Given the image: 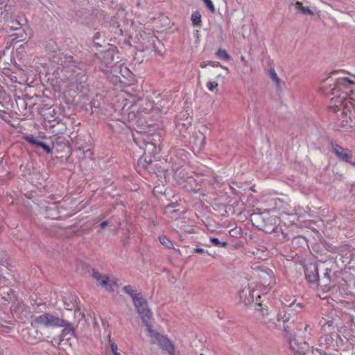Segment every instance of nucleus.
<instances>
[{
    "instance_id": "1",
    "label": "nucleus",
    "mask_w": 355,
    "mask_h": 355,
    "mask_svg": "<svg viewBox=\"0 0 355 355\" xmlns=\"http://www.w3.org/2000/svg\"><path fill=\"white\" fill-rule=\"evenodd\" d=\"M355 85V82L348 78H340L336 83L330 85L329 88H326L324 93L327 95H333L329 103V108L334 112L340 110L342 107L350 109V106L355 107V98L348 94L347 92L341 90L347 89L350 86Z\"/></svg>"
},
{
    "instance_id": "41",
    "label": "nucleus",
    "mask_w": 355,
    "mask_h": 355,
    "mask_svg": "<svg viewBox=\"0 0 355 355\" xmlns=\"http://www.w3.org/2000/svg\"><path fill=\"white\" fill-rule=\"evenodd\" d=\"M207 7L212 12H215V8L211 0H203Z\"/></svg>"
},
{
    "instance_id": "11",
    "label": "nucleus",
    "mask_w": 355,
    "mask_h": 355,
    "mask_svg": "<svg viewBox=\"0 0 355 355\" xmlns=\"http://www.w3.org/2000/svg\"><path fill=\"white\" fill-rule=\"evenodd\" d=\"M35 325L31 324V327L23 330V338L29 344H35L42 340V334L37 329Z\"/></svg>"
},
{
    "instance_id": "16",
    "label": "nucleus",
    "mask_w": 355,
    "mask_h": 355,
    "mask_svg": "<svg viewBox=\"0 0 355 355\" xmlns=\"http://www.w3.org/2000/svg\"><path fill=\"white\" fill-rule=\"evenodd\" d=\"M261 297L259 295L257 296L256 300V308L255 311L254 313V317L257 320L263 322L266 319V316L268 315V310L267 308H263L262 304L259 302Z\"/></svg>"
},
{
    "instance_id": "26",
    "label": "nucleus",
    "mask_w": 355,
    "mask_h": 355,
    "mask_svg": "<svg viewBox=\"0 0 355 355\" xmlns=\"http://www.w3.org/2000/svg\"><path fill=\"white\" fill-rule=\"evenodd\" d=\"M264 325L266 326V327L270 330H273L277 329L279 325H278L274 320L269 319V320H264L263 322Z\"/></svg>"
},
{
    "instance_id": "12",
    "label": "nucleus",
    "mask_w": 355,
    "mask_h": 355,
    "mask_svg": "<svg viewBox=\"0 0 355 355\" xmlns=\"http://www.w3.org/2000/svg\"><path fill=\"white\" fill-rule=\"evenodd\" d=\"M336 253L340 256L343 263H349L354 259L355 250L351 249L349 245H343L337 248Z\"/></svg>"
},
{
    "instance_id": "2",
    "label": "nucleus",
    "mask_w": 355,
    "mask_h": 355,
    "mask_svg": "<svg viewBox=\"0 0 355 355\" xmlns=\"http://www.w3.org/2000/svg\"><path fill=\"white\" fill-rule=\"evenodd\" d=\"M53 62L62 68V72L67 80L72 83H78L85 77V64L70 54L53 51L51 56Z\"/></svg>"
},
{
    "instance_id": "22",
    "label": "nucleus",
    "mask_w": 355,
    "mask_h": 355,
    "mask_svg": "<svg viewBox=\"0 0 355 355\" xmlns=\"http://www.w3.org/2000/svg\"><path fill=\"white\" fill-rule=\"evenodd\" d=\"M270 78L274 81L276 85L277 89L278 91L282 90L280 85V79L279 78L275 70L273 68H270L268 71Z\"/></svg>"
},
{
    "instance_id": "55",
    "label": "nucleus",
    "mask_w": 355,
    "mask_h": 355,
    "mask_svg": "<svg viewBox=\"0 0 355 355\" xmlns=\"http://www.w3.org/2000/svg\"><path fill=\"white\" fill-rule=\"evenodd\" d=\"M115 355H121V354L119 353V354H115Z\"/></svg>"
},
{
    "instance_id": "27",
    "label": "nucleus",
    "mask_w": 355,
    "mask_h": 355,
    "mask_svg": "<svg viewBox=\"0 0 355 355\" xmlns=\"http://www.w3.org/2000/svg\"><path fill=\"white\" fill-rule=\"evenodd\" d=\"M107 76V78L110 79V82L114 85H116L119 83H121V78L119 75H112V73H105Z\"/></svg>"
},
{
    "instance_id": "15",
    "label": "nucleus",
    "mask_w": 355,
    "mask_h": 355,
    "mask_svg": "<svg viewBox=\"0 0 355 355\" xmlns=\"http://www.w3.org/2000/svg\"><path fill=\"white\" fill-rule=\"evenodd\" d=\"M239 301L245 306L250 305L254 301L253 291L250 287H245L239 294Z\"/></svg>"
},
{
    "instance_id": "28",
    "label": "nucleus",
    "mask_w": 355,
    "mask_h": 355,
    "mask_svg": "<svg viewBox=\"0 0 355 355\" xmlns=\"http://www.w3.org/2000/svg\"><path fill=\"white\" fill-rule=\"evenodd\" d=\"M191 21L194 26H199L201 22V15L199 12H194L191 15Z\"/></svg>"
},
{
    "instance_id": "33",
    "label": "nucleus",
    "mask_w": 355,
    "mask_h": 355,
    "mask_svg": "<svg viewBox=\"0 0 355 355\" xmlns=\"http://www.w3.org/2000/svg\"><path fill=\"white\" fill-rule=\"evenodd\" d=\"M25 140L29 144H32L33 146L36 147L37 143L39 142V139L34 137L33 135H28L24 137Z\"/></svg>"
},
{
    "instance_id": "46",
    "label": "nucleus",
    "mask_w": 355,
    "mask_h": 355,
    "mask_svg": "<svg viewBox=\"0 0 355 355\" xmlns=\"http://www.w3.org/2000/svg\"><path fill=\"white\" fill-rule=\"evenodd\" d=\"M193 251L196 253L202 254L205 253V250L200 248H196L193 249Z\"/></svg>"
},
{
    "instance_id": "30",
    "label": "nucleus",
    "mask_w": 355,
    "mask_h": 355,
    "mask_svg": "<svg viewBox=\"0 0 355 355\" xmlns=\"http://www.w3.org/2000/svg\"><path fill=\"white\" fill-rule=\"evenodd\" d=\"M320 243L327 251L336 253V249L338 247L334 246L332 244L329 243L325 241H322Z\"/></svg>"
},
{
    "instance_id": "42",
    "label": "nucleus",
    "mask_w": 355,
    "mask_h": 355,
    "mask_svg": "<svg viewBox=\"0 0 355 355\" xmlns=\"http://www.w3.org/2000/svg\"><path fill=\"white\" fill-rule=\"evenodd\" d=\"M6 254H4V253L2 254V257H0V265L1 266H4L6 264H7V259L6 258Z\"/></svg>"
},
{
    "instance_id": "38",
    "label": "nucleus",
    "mask_w": 355,
    "mask_h": 355,
    "mask_svg": "<svg viewBox=\"0 0 355 355\" xmlns=\"http://www.w3.org/2000/svg\"><path fill=\"white\" fill-rule=\"evenodd\" d=\"M120 69H121V78H127L130 75V71H129V69L121 63Z\"/></svg>"
},
{
    "instance_id": "47",
    "label": "nucleus",
    "mask_w": 355,
    "mask_h": 355,
    "mask_svg": "<svg viewBox=\"0 0 355 355\" xmlns=\"http://www.w3.org/2000/svg\"><path fill=\"white\" fill-rule=\"evenodd\" d=\"M107 225H108V221L107 220H105V221L102 222L100 224V227H101V229L105 228Z\"/></svg>"
},
{
    "instance_id": "18",
    "label": "nucleus",
    "mask_w": 355,
    "mask_h": 355,
    "mask_svg": "<svg viewBox=\"0 0 355 355\" xmlns=\"http://www.w3.org/2000/svg\"><path fill=\"white\" fill-rule=\"evenodd\" d=\"M123 290L132 297L133 302H136V300H139V297H143L140 293H137L130 285L125 286Z\"/></svg>"
},
{
    "instance_id": "29",
    "label": "nucleus",
    "mask_w": 355,
    "mask_h": 355,
    "mask_svg": "<svg viewBox=\"0 0 355 355\" xmlns=\"http://www.w3.org/2000/svg\"><path fill=\"white\" fill-rule=\"evenodd\" d=\"M159 242L164 245L166 248L171 249L173 248V245L171 240H169L166 236H160L159 238Z\"/></svg>"
},
{
    "instance_id": "20",
    "label": "nucleus",
    "mask_w": 355,
    "mask_h": 355,
    "mask_svg": "<svg viewBox=\"0 0 355 355\" xmlns=\"http://www.w3.org/2000/svg\"><path fill=\"white\" fill-rule=\"evenodd\" d=\"M151 163H152V159L150 158L148 160L147 156L146 155L144 156L140 157L137 162L138 167L146 169V170H149L150 168Z\"/></svg>"
},
{
    "instance_id": "50",
    "label": "nucleus",
    "mask_w": 355,
    "mask_h": 355,
    "mask_svg": "<svg viewBox=\"0 0 355 355\" xmlns=\"http://www.w3.org/2000/svg\"><path fill=\"white\" fill-rule=\"evenodd\" d=\"M309 328V324H306L305 327H304V331H307L308 329Z\"/></svg>"
},
{
    "instance_id": "52",
    "label": "nucleus",
    "mask_w": 355,
    "mask_h": 355,
    "mask_svg": "<svg viewBox=\"0 0 355 355\" xmlns=\"http://www.w3.org/2000/svg\"><path fill=\"white\" fill-rule=\"evenodd\" d=\"M126 105H127V103H125V104L124 105V106H123V110H124V109H125V107H126Z\"/></svg>"
},
{
    "instance_id": "3",
    "label": "nucleus",
    "mask_w": 355,
    "mask_h": 355,
    "mask_svg": "<svg viewBox=\"0 0 355 355\" xmlns=\"http://www.w3.org/2000/svg\"><path fill=\"white\" fill-rule=\"evenodd\" d=\"M300 303L291 304L286 309L280 311L277 315V320L282 321L284 331L286 333L289 342L290 348L300 354H304L308 349L309 345L306 342L299 343L295 338V334L291 332L292 327L290 324L293 323L297 319V309H301Z\"/></svg>"
},
{
    "instance_id": "7",
    "label": "nucleus",
    "mask_w": 355,
    "mask_h": 355,
    "mask_svg": "<svg viewBox=\"0 0 355 355\" xmlns=\"http://www.w3.org/2000/svg\"><path fill=\"white\" fill-rule=\"evenodd\" d=\"M252 268L257 272L258 277L262 279L263 284L266 286L271 288L274 285L276 284V278L273 271L271 269L261 266H255Z\"/></svg>"
},
{
    "instance_id": "9",
    "label": "nucleus",
    "mask_w": 355,
    "mask_h": 355,
    "mask_svg": "<svg viewBox=\"0 0 355 355\" xmlns=\"http://www.w3.org/2000/svg\"><path fill=\"white\" fill-rule=\"evenodd\" d=\"M100 64L99 68L105 73H108V71L111 69L112 65L116 62L114 61V51L112 49L102 52L98 55Z\"/></svg>"
},
{
    "instance_id": "48",
    "label": "nucleus",
    "mask_w": 355,
    "mask_h": 355,
    "mask_svg": "<svg viewBox=\"0 0 355 355\" xmlns=\"http://www.w3.org/2000/svg\"><path fill=\"white\" fill-rule=\"evenodd\" d=\"M241 60L244 63L245 65L247 64V62H246V60H245V58L243 56L241 57Z\"/></svg>"
},
{
    "instance_id": "36",
    "label": "nucleus",
    "mask_w": 355,
    "mask_h": 355,
    "mask_svg": "<svg viewBox=\"0 0 355 355\" xmlns=\"http://www.w3.org/2000/svg\"><path fill=\"white\" fill-rule=\"evenodd\" d=\"M36 147H40L48 154L51 152V148H50V146L46 145L45 143H44L43 141H42L40 140L37 143V145L36 146Z\"/></svg>"
},
{
    "instance_id": "54",
    "label": "nucleus",
    "mask_w": 355,
    "mask_h": 355,
    "mask_svg": "<svg viewBox=\"0 0 355 355\" xmlns=\"http://www.w3.org/2000/svg\"><path fill=\"white\" fill-rule=\"evenodd\" d=\"M132 104H131V105H130V106H129L128 109H129V108H131V107H132Z\"/></svg>"
},
{
    "instance_id": "45",
    "label": "nucleus",
    "mask_w": 355,
    "mask_h": 355,
    "mask_svg": "<svg viewBox=\"0 0 355 355\" xmlns=\"http://www.w3.org/2000/svg\"><path fill=\"white\" fill-rule=\"evenodd\" d=\"M149 39H150V42H151V43H152L153 48L155 49V40H157V38L154 36H152Z\"/></svg>"
},
{
    "instance_id": "32",
    "label": "nucleus",
    "mask_w": 355,
    "mask_h": 355,
    "mask_svg": "<svg viewBox=\"0 0 355 355\" xmlns=\"http://www.w3.org/2000/svg\"><path fill=\"white\" fill-rule=\"evenodd\" d=\"M216 55L220 59L228 60L230 58L227 52L225 49H219L216 53Z\"/></svg>"
},
{
    "instance_id": "43",
    "label": "nucleus",
    "mask_w": 355,
    "mask_h": 355,
    "mask_svg": "<svg viewBox=\"0 0 355 355\" xmlns=\"http://www.w3.org/2000/svg\"><path fill=\"white\" fill-rule=\"evenodd\" d=\"M6 6H3L2 4H0V18L6 19L7 13L5 15V16H3V12L2 11L3 8Z\"/></svg>"
},
{
    "instance_id": "40",
    "label": "nucleus",
    "mask_w": 355,
    "mask_h": 355,
    "mask_svg": "<svg viewBox=\"0 0 355 355\" xmlns=\"http://www.w3.org/2000/svg\"><path fill=\"white\" fill-rule=\"evenodd\" d=\"M10 23L11 24L9 26L12 30H17L21 27V24L17 20L10 21Z\"/></svg>"
},
{
    "instance_id": "21",
    "label": "nucleus",
    "mask_w": 355,
    "mask_h": 355,
    "mask_svg": "<svg viewBox=\"0 0 355 355\" xmlns=\"http://www.w3.org/2000/svg\"><path fill=\"white\" fill-rule=\"evenodd\" d=\"M193 143L197 148H198L199 149H202V148H204L205 144V136L201 132L196 134L194 137Z\"/></svg>"
},
{
    "instance_id": "34",
    "label": "nucleus",
    "mask_w": 355,
    "mask_h": 355,
    "mask_svg": "<svg viewBox=\"0 0 355 355\" xmlns=\"http://www.w3.org/2000/svg\"><path fill=\"white\" fill-rule=\"evenodd\" d=\"M218 84L216 81H209L207 83V87L209 91L214 92L218 90Z\"/></svg>"
},
{
    "instance_id": "4",
    "label": "nucleus",
    "mask_w": 355,
    "mask_h": 355,
    "mask_svg": "<svg viewBox=\"0 0 355 355\" xmlns=\"http://www.w3.org/2000/svg\"><path fill=\"white\" fill-rule=\"evenodd\" d=\"M147 331L152 343L157 344L160 348L168 352L170 355H174V346L166 336L154 331L150 324H148Z\"/></svg>"
},
{
    "instance_id": "24",
    "label": "nucleus",
    "mask_w": 355,
    "mask_h": 355,
    "mask_svg": "<svg viewBox=\"0 0 355 355\" xmlns=\"http://www.w3.org/2000/svg\"><path fill=\"white\" fill-rule=\"evenodd\" d=\"M108 73H112V75H119L121 76V69H120V63L119 61H116V63L112 65V68L108 71Z\"/></svg>"
},
{
    "instance_id": "56",
    "label": "nucleus",
    "mask_w": 355,
    "mask_h": 355,
    "mask_svg": "<svg viewBox=\"0 0 355 355\" xmlns=\"http://www.w3.org/2000/svg\"><path fill=\"white\" fill-rule=\"evenodd\" d=\"M200 355H204L203 354H200Z\"/></svg>"
},
{
    "instance_id": "6",
    "label": "nucleus",
    "mask_w": 355,
    "mask_h": 355,
    "mask_svg": "<svg viewBox=\"0 0 355 355\" xmlns=\"http://www.w3.org/2000/svg\"><path fill=\"white\" fill-rule=\"evenodd\" d=\"M331 150L335 155L337 159L340 162L349 163L355 166V163L352 162L353 153L351 150L347 148H343L340 145L331 142Z\"/></svg>"
},
{
    "instance_id": "5",
    "label": "nucleus",
    "mask_w": 355,
    "mask_h": 355,
    "mask_svg": "<svg viewBox=\"0 0 355 355\" xmlns=\"http://www.w3.org/2000/svg\"><path fill=\"white\" fill-rule=\"evenodd\" d=\"M66 324L67 322L65 320L49 313L42 314L34 318V320L32 321V324H37L46 327H63L66 325Z\"/></svg>"
},
{
    "instance_id": "10",
    "label": "nucleus",
    "mask_w": 355,
    "mask_h": 355,
    "mask_svg": "<svg viewBox=\"0 0 355 355\" xmlns=\"http://www.w3.org/2000/svg\"><path fill=\"white\" fill-rule=\"evenodd\" d=\"M134 304L142 321L148 328V324H150L149 321L152 317V312L148 306L146 300L144 297H139V300H136Z\"/></svg>"
},
{
    "instance_id": "53",
    "label": "nucleus",
    "mask_w": 355,
    "mask_h": 355,
    "mask_svg": "<svg viewBox=\"0 0 355 355\" xmlns=\"http://www.w3.org/2000/svg\"><path fill=\"white\" fill-rule=\"evenodd\" d=\"M20 101L22 102V103H24V101L21 99H20Z\"/></svg>"
},
{
    "instance_id": "25",
    "label": "nucleus",
    "mask_w": 355,
    "mask_h": 355,
    "mask_svg": "<svg viewBox=\"0 0 355 355\" xmlns=\"http://www.w3.org/2000/svg\"><path fill=\"white\" fill-rule=\"evenodd\" d=\"M295 8L296 9H297L298 10H300V12H303L304 14H306V15H313V11L308 7L305 8L302 6V3H300V2H297L295 3Z\"/></svg>"
},
{
    "instance_id": "13",
    "label": "nucleus",
    "mask_w": 355,
    "mask_h": 355,
    "mask_svg": "<svg viewBox=\"0 0 355 355\" xmlns=\"http://www.w3.org/2000/svg\"><path fill=\"white\" fill-rule=\"evenodd\" d=\"M319 263L308 264L304 270L307 280L311 283L319 282Z\"/></svg>"
},
{
    "instance_id": "31",
    "label": "nucleus",
    "mask_w": 355,
    "mask_h": 355,
    "mask_svg": "<svg viewBox=\"0 0 355 355\" xmlns=\"http://www.w3.org/2000/svg\"><path fill=\"white\" fill-rule=\"evenodd\" d=\"M210 241L212 245L218 247H226L227 245V243L226 241H220L218 239L215 237H211Z\"/></svg>"
},
{
    "instance_id": "35",
    "label": "nucleus",
    "mask_w": 355,
    "mask_h": 355,
    "mask_svg": "<svg viewBox=\"0 0 355 355\" xmlns=\"http://www.w3.org/2000/svg\"><path fill=\"white\" fill-rule=\"evenodd\" d=\"M210 65L213 67H220V64L218 62H212V61H208V62H202L200 64V67L205 68L207 66Z\"/></svg>"
},
{
    "instance_id": "49",
    "label": "nucleus",
    "mask_w": 355,
    "mask_h": 355,
    "mask_svg": "<svg viewBox=\"0 0 355 355\" xmlns=\"http://www.w3.org/2000/svg\"><path fill=\"white\" fill-rule=\"evenodd\" d=\"M3 280V282H6V278L2 276V275L0 273V281Z\"/></svg>"
},
{
    "instance_id": "39",
    "label": "nucleus",
    "mask_w": 355,
    "mask_h": 355,
    "mask_svg": "<svg viewBox=\"0 0 355 355\" xmlns=\"http://www.w3.org/2000/svg\"><path fill=\"white\" fill-rule=\"evenodd\" d=\"M101 37V34L99 32H96L93 37L94 44L96 46H101L102 44L98 42Z\"/></svg>"
},
{
    "instance_id": "44",
    "label": "nucleus",
    "mask_w": 355,
    "mask_h": 355,
    "mask_svg": "<svg viewBox=\"0 0 355 355\" xmlns=\"http://www.w3.org/2000/svg\"><path fill=\"white\" fill-rule=\"evenodd\" d=\"M75 306H76L75 303H71V304H67V302H65L66 309L68 310L73 309L75 307Z\"/></svg>"
},
{
    "instance_id": "37",
    "label": "nucleus",
    "mask_w": 355,
    "mask_h": 355,
    "mask_svg": "<svg viewBox=\"0 0 355 355\" xmlns=\"http://www.w3.org/2000/svg\"><path fill=\"white\" fill-rule=\"evenodd\" d=\"M109 343L110 345L111 350L113 352L114 355L119 354L118 352V347L117 345L114 343V341L109 336Z\"/></svg>"
},
{
    "instance_id": "19",
    "label": "nucleus",
    "mask_w": 355,
    "mask_h": 355,
    "mask_svg": "<svg viewBox=\"0 0 355 355\" xmlns=\"http://www.w3.org/2000/svg\"><path fill=\"white\" fill-rule=\"evenodd\" d=\"M144 144L145 146L144 147V150L146 155H147V154L155 155L159 152V148L156 146L155 143L147 141Z\"/></svg>"
},
{
    "instance_id": "17",
    "label": "nucleus",
    "mask_w": 355,
    "mask_h": 355,
    "mask_svg": "<svg viewBox=\"0 0 355 355\" xmlns=\"http://www.w3.org/2000/svg\"><path fill=\"white\" fill-rule=\"evenodd\" d=\"M109 30L114 34V37L123 35V29L119 21V17H114L110 21Z\"/></svg>"
},
{
    "instance_id": "14",
    "label": "nucleus",
    "mask_w": 355,
    "mask_h": 355,
    "mask_svg": "<svg viewBox=\"0 0 355 355\" xmlns=\"http://www.w3.org/2000/svg\"><path fill=\"white\" fill-rule=\"evenodd\" d=\"M92 277L96 279L98 285L105 288L109 291H113V282L106 275H101L98 271L94 270Z\"/></svg>"
},
{
    "instance_id": "23",
    "label": "nucleus",
    "mask_w": 355,
    "mask_h": 355,
    "mask_svg": "<svg viewBox=\"0 0 355 355\" xmlns=\"http://www.w3.org/2000/svg\"><path fill=\"white\" fill-rule=\"evenodd\" d=\"M263 220L266 222V223L268 224V226L266 225V231L270 232L273 231L276 225V218L274 217H268L266 219L263 218Z\"/></svg>"
},
{
    "instance_id": "51",
    "label": "nucleus",
    "mask_w": 355,
    "mask_h": 355,
    "mask_svg": "<svg viewBox=\"0 0 355 355\" xmlns=\"http://www.w3.org/2000/svg\"><path fill=\"white\" fill-rule=\"evenodd\" d=\"M216 78H217L221 76V74H220V73H218V74H216Z\"/></svg>"
},
{
    "instance_id": "8",
    "label": "nucleus",
    "mask_w": 355,
    "mask_h": 355,
    "mask_svg": "<svg viewBox=\"0 0 355 355\" xmlns=\"http://www.w3.org/2000/svg\"><path fill=\"white\" fill-rule=\"evenodd\" d=\"M333 265L332 261L319 263V283L321 286H326L330 283L331 277L334 275V272L329 266Z\"/></svg>"
}]
</instances>
